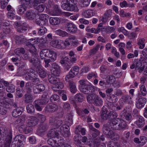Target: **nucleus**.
<instances>
[{"label": "nucleus", "mask_w": 147, "mask_h": 147, "mask_svg": "<svg viewBox=\"0 0 147 147\" xmlns=\"http://www.w3.org/2000/svg\"><path fill=\"white\" fill-rule=\"evenodd\" d=\"M122 101L125 103L131 104L132 103L131 97L128 95H125L123 96L121 98Z\"/></svg>", "instance_id": "33"}, {"label": "nucleus", "mask_w": 147, "mask_h": 147, "mask_svg": "<svg viewBox=\"0 0 147 147\" xmlns=\"http://www.w3.org/2000/svg\"><path fill=\"white\" fill-rule=\"evenodd\" d=\"M34 9L37 10L38 12H41L43 11L45 8V6L43 4H38L34 5Z\"/></svg>", "instance_id": "41"}, {"label": "nucleus", "mask_w": 147, "mask_h": 147, "mask_svg": "<svg viewBox=\"0 0 147 147\" xmlns=\"http://www.w3.org/2000/svg\"><path fill=\"white\" fill-rule=\"evenodd\" d=\"M24 111L23 107H18L13 110L12 113V115L13 117H17L22 114Z\"/></svg>", "instance_id": "19"}, {"label": "nucleus", "mask_w": 147, "mask_h": 147, "mask_svg": "<svg viewBox=\"0 0 147 147\" xmlns=\"http://www.w3.org/2000/svg\"><path fill=\"white\" fill-rule=\"evenodd\" d=\"M36 42L35 44H38V47L41 48H44L45 44L47 42V40L46 37H38L36 39Z\"/></svg>", "instance_id": "18"}, {"label": "nucleus", "mask_w": 147, "mask_h": 147, "mask_svg": "<svg viewBox=\"0 0 147 147\" xmlns=\"http://www.w3.org/2000/svg\"><path fill=\"white\" fill-rule=\"evenodd\" d=\"M62 140H60L58 143L56 140H53L51 138L48 139L47 142L48 144L53 147H59L60 146L61 142Z\"/></svg>", "instance_id": "23"}, {"label": "nucleus", "mask_w": 147, "mask_h": 147, "mask_svg": "<svg viewBox=\"0 0 147 147\" xmlns=\"http://www.w3.org/2000/svg\"><path fill=\"white\" fill-rule=\"evenodd\" d=\"M97 95L93 94H90L87 96V100L88 102L90 104H93L95 101Z\"/></svg>", "instance_id": "35"}, {"label": "nucleus", "mask_w": 147, "mask_h": 147, "mask_svg": "<svg viewBox=\"0 0 147 147\" xmlns=\"http://www.w3.org/2000/svg\"><path fill=\"white\" fill-rule=\"evenodd\" d=\"M55 33L57 35L61 37H66L68 36V34L67 32L60 29L55 31Z\"/></svg>", "instance_id": "38"}, {"label": "nucleus", "mask_w": 147, "mask_h": 147, "mask_svg": "<svg viewBox=\"0 0 147 147\" xmlns=\"http://www.w3.org/2000/svg\"><path fill=\"white\" fill-rule=\"evenodd\" d=\"M15 27L17 28V31L19 33L25 32L27 30V27L20 22H16L14 23Z\"/></svg>", "instance_id": "9"}, {"label": "nucleus", "mask_w": 147, "mask_h": 147, "mask_svg": "<svg viewBox=\"0 0 147 147\" xmlns=\"http://www.w3.org/2000/svg\"><path fill=\"white\" fill-rule=\"evenodd\" d=\"M45 87L42 84H39L34 86L33 92L34 94L39 93L45 90Z\"/></svg>", "instance_id": "17"}, {"label": "nucleus", "mask_w": 147, "mask_h": 147, "mask_svg": "<svg viewBox=\"0 0 147 147\" xmlns=\"http://www.w3.org/2000/svg\"><path fill=\"white\" fill-rule=\"evenodd\" d=\"M27 112L30 114H33L34 113L35 109L34 105L32 104H29L26 106Z\"/></svg>", "instance_id": "43"}, {"label": "nucleus", "mask_w": 147, "mask_h": 147, "mask_svg": "<svg viewBox=\"0 0 147 147\" xmlns=\"http://www.w3.org/2000/svg\"><path fill=\"white\" fill-rule=\"evenodd\" d=\"M66 27L67 30L71 33L76 32L77 31V28L76 26L71 23H68L66 24Z\"/></svg>", "instance_id": "24"}, {"label": "nucleus", "mask_w": 147, "mask_h": 147, "mask_svg": "<svg viewBox=\"0 0 147 147\" xmlns=\"http://www.w3.org/2000/svg\"><path fill=\"white\" fill-rule=\"evenodd\" d=\"M33 98L32 95L30 94H26L24 95V102L28 103L32 101Z\"/></svg>", "instance_id": "40"}, {"label": "nucleus", "mask_w": 147, "mask_h": 147, "mask_svg": "<svg viewBox=\"0 0 147 147\" xmlns=\"http://www.w3.org/2000/svg\"><path fill=\"white\" fill-rule=\"evenodd\" d=\"M94 13L92 10H88L85 11L83 13V15L85 18H90L94 16Z\"/></svg>", "instance_id": "39"}, {"label": "nucleus", "mask_w": 147, "mask_h": 147, "mask_svg": "<svg viewBox=\"0 0 147 147\" xmlns=\"http://www.w3.org/2000/svg\"><path fill=\"white\" fill-rule=\"evenodd\" d=\"M118 114L115 111H111L109 113V120L114 119L117 117Z\"/></svg>", "instance_id": "53"}, {"label": "nucleus", "mask_w": 147, "mask_h": 147, "mask_svg": "<svg viewBox=\"0 0 147 147\" xmlns=\"http://www.w3.org/2000/svg\"><path fill=\"white\" fill-rule=\"evenodd\" d=\"M50 55L49 58H51V60H52L51 62L54 61L56 59L57 57L56 53L51 50Z\"/></svg>", "instance_id": "62"}, {"label": "nucleus", "mask_w": 147, "mask_h": 147, "mask_svg": "<svg viewBox=\"0 0 147 147\" xmlns=\"http://www.w3.org/2000/svg\"><path fill=\"white\" fill-rule=\"evenodd\" d=\"M65 42H67V46L70 45L71 44L73 46L77 45L78 44V40L75 37L69 38L65 40Z\"/></svg>", "instance_id": "26"}, {"label": "nucleus", "mask_w": 147, "mask_h": 147, "mask_svg": "<svg viewBox=\"0 0 147 147\" xmlns=\"http://www.w3.org/2000/svg\"><path fill=\"white\" fill-rule=\"evenodd\" d=\"M33 86L30 82H28L25 84V89L27 94H31L33 90Z\"/></svg>", "instance_id": "25"}, {"label": "nucleus", "mask_w": 147, "mask_h": 147, "mask_svg": "<svg viewBox=\"0 0 147 147\" xmlns=\"http://www.w3.org/2000/svg\"><path fill=\"white\" fill-rule=\"evenodd\" d=\"M25 120V117L24 116H22L17 119L15 122V124L17 125H20L23 123Z\"/></svg>", "instance_id": "49"}, {"label": "nucleus", "mask_w": 147, "mask_h": 147, "mask_svg": "<svg viewBox=\"0 0 147 147\" xmlns=\"http://www.w3.org/2000/svg\"><path fill=\"white\" fill-rule=\"evenodd\" d=\"M121 123L118 124L117 119H114L109 123L111 128L113 130H120L127 127V125L125 122L123 120H121Z\"/></svg>", "instance_id": "3"}, {"label": "nucleus", "mask_w": 147, "mask_h": 147, "mask_svg": "<svg viewBox=\"0 0 147 147\" xmlns=\"http://www.w3.org/2000/svg\"><path fill=\"white\" fill-rule=\"evenodd\" d=\"M94 101V104L96 106H100L102 104L103 101L102 99L97 95Z\"/></svg>", "instance_id": "42"}, {"label": "nucleus", "mask_w": 147, "mask_h": 147, "mask_svg": "<svg viewBox=\"0 0 147 147\" xmlns=\"http://www.w3.org/2000/svg\"><path fill=\"white\" fill-rule=\"evenodd\" d=\"M49 129V125L46 123L40 124L37 130V134L39 136L42 137L45 135Z\"/></svg>", "instance_id": "6"}, {"label": "nucleus", "mask_w": 147, "mask_h": 147, "mask_svg": "<svg viewBox=\"0 0 147 147\" xmlns=\"http://www.w3.org/2000/svg\"><path fill=\"white\" fill-rule=\"evenodd\" d=\"M15 38L16 40V43H18V44H22L26 42H28V40H26V39L24 38L15 37Z\"/></svg>", "instance_id": "57"}, {"label": "nucleus", "mask_w": 147, "mask_h": 147, "mask_svg": "<svg viewBox=\"0 0 147 147\" xmlns=\"http://www.w3.org/2000/svg\"><path fill=\"white\" fill-rule=\"evenodd\" d=\"M40 77L42 78H45L47 76L46 71L43 69L39 67L37 70Z\"/></svg>", "instance_id": "37"}, {"label": "nucleus", "mask_w": 147, "mask_h": 147, "mask_svg": "<svg viewBox=\"0 0 147 147\" xmlns=\"http://www.w3.org/2000/svg\"><path fill=\"white\" fill-rule=\"evenodd\" d=\"M80 89L82 92L86 94H91L93 91H94L93 87L92 86L88 85H87Z\"/></svg>", "instance_id": "14"}, {"label": "nucleus", "mask_w": 147, "mask_h": 147, "mask_svg": "<svg viewBox=\"0 0 147 147\" xmlns=\"http://www.w3.org/2000/svg\"><path fill=\"white\" fill-rule=\"evenodd\" d=\"M58 109V107L57 105L50 104L46 106L45 109L46 111L53 112L57 111Z\"/></svg>", "instance_id": "16"}, {"label": "nucleus", "mask_w": 147, "mask_h": 147, "mask_svg": "<svg viewBox=\"0 0 147 147\" xmlns=\"http://www.w3.org/2000/svg\"><path fill=\"white\" fill-rule=\"evenodd\" d=\"M32 81H30L34 86V85H36L39 83L40 82V80L39 79L34 76L31 79Z\"/></svg>", "instance_id": "64"}, {"label": "nucleus", "mask_w": 147, "mask_h": 147, "mask_svg": "<svg viewBox=\"0 0 147 147\" xmlns=\"http://www.w3.org/2000/svg\"><path fill=\"white\" fill-rule=\"evenodd\" d=\"M65 42H67V46L70 45L71 44L73 46L77 45L78 44V40L75 37L69 38L65 40Z\"/></svg>", "instance_id": "27"}, {"label": "nucleus", "mask_w": 147, "mask_h": 147, "mask_svg": "<svg viewBox=\"0 0 147 147\" xmlns=\"http://www.w3.org/2000/svg\"><path fill=\"white\" fill-rule=\"evenodd\" d=\"M91 0H80V5L81 7H84L89 5Z\"/></svg>", "instance_id": "59"}, {"label": "nucleus", "mask_w": 147, "mask_h": 147, "mask_svg": "<svg viewBox=\"0 0 147 147\" xmlns=\"http://www.w3.org/2000/svg\"><path fill=\"white\" fill-rule=\"evenodd\" d=\"M56 76H54L52 75H49L48 79L49 82L54 85L63 84L61 81L60 79Z\"/></svg>", "instance_id": "11"}, {"label": "nucleus", "mask_w": 147, "mask_h": 147, "mask_svg": "<svg viewBox=\"0 0 147 147\" xmlns=\"http://www.w3.org/2000/svg\"><path fill=\"white\" fill-rule=\"evenodd\" d=\"M89 129L90 132L93 139L96 138L100 133V132L98 130L95 128L92 125L89 126Z\"/></svg>", "instance_id": "20"}, {"label": "nucleus", "mask_w": 147, "mask_h": 147, "mask_svg": "<svg viewBox=\"0 0 147 147\" xmlns=\"http://www.w3.org/2000/svg\"><path fill=\"white\" fill-rule=\"evenodd\" d=\"M81 136L79 134H76L74 136V139L75 142L78 143L80 144L81 143Z\"/></svg>", "instance_id": "63"}, {"label": "nucleus", "mask_w": 147, "mask_h": 147, "mask_svg": "<svg viewBox=\"0 0 147 147\" xmlns=\"http://www.w3.org/2000/svg\"><path fill=\"white\" fill-rule=\"evenodd\" d=\"M49 22L52 25H56L60 23V20L58 18L51 17L49 19Z\"/></svg>", "instance_id": "34"}, {"label": "nucleus", "mask_w": 147, "mask_h": 147, "mask_svg": "<svg viewBox=\"0 0 147 147\" xmlns=\"http://www.w3.org/2000/svg\"><path fill=\"white\" fill-rule=\"evenodd\" d=\"M34 40L32 39H28V43H27L25 46V49L27 51L30 52L32 55L37 54L35 46L33 44L30 43V42L35 43L36 41H34Z\"/></svg>", "instance_id": "4"}, {"label": "nucleus", "mask_w": 147, "mask_h": 147, "mask_svg": "<svg viewBox=\"0 0 147 147\" xmlns=\"http://www.w3.org/2000/svg\"><path fill=\"white\" fill-rule=\"evenodd\" d=\"M25 140V136L22 134L19 135L15 137L14 140L16 141H18V142L20 143H21Z\"/></svg>", "instance_id": "50"}, {"label": "nucleus", "mask_w": 147, "mask_h": 147, "mask_svg": "<svg viewBox=\"0 0 147 147\" xmlns=\"http://www.w3.org/2000/svg\"><path fill=\"white\" fill-rule=\"evenodd\" d=\"M145 39L144 38H140L138 40V45H139V48L143 49L145 46Z\"/></svg>", "instance_id": "60"}, {"label": "nucleus", "mask_w": 147, "mask_h": 147, "mask_svg": "<svg viewBox=\"0 0 147 147\" xmlns=\"http://www.w3.org/2000/svg\"><path fill=\"white\" fill-rule=\"evenodd\" d=\"M25 52L24 49L22 47L17 48L15 50V54L18 56L21 54H24Z\"/></svg>", "instance_id": "54"}, {"label": "nucleus", "mask_w": 147, "mask_h": 147, "mask_svg": "<svg viewBox=\"0 0 147 147\" xmlns=\"http://www.w3.org/2000/svg\"><path fill=\"white\" fill-rule=\"evenodd\" d=\"M69 85L71 92L73 93H75L77 90L75 83L71 81L69 82Z\"/></svg>", "instance_id": "48"}, {"label": "nucleus", "mask_w": 147, "mask_h": 147, "mask_svg": "<svg viewBox=\"0 0 147 147\" xmlns=\"http://www.w3.org/2000/svg\"><path fill=\"white\" fill-rule=\"evenodd\" d=\"M27 7L24 4H21L19 6L18 8V12L19 14H22L26 11Z\"/></svg>", "instance_id": "47"}, {"label": "nucleus", "mask_w": 147, "mask_h": 147, "mask_svg": "<svg viewBox=\"0 0 147 147\" xmlns=\"http://www.w3.org/2000/svg\"><path fill=\"white\" fill-rule=\"evenodd\" d=\"M120 145L117 142H114L113 141L109 142L108 145L107 147H120Z\"/></svg>", "instance_id": "56"}, {"label": "nucleus", "mask_w": 147, "mask_h": 147, "mask_svg": "<svg viewBox=\"0 0 147 147\" xmlns=\"http://www.w3.org/2000/svg\"><path fill=\"white\" fill-rule=\"evenodd\" d=\"M62 12L60 9L58 5H55L54 6V9L53 11V14L55 16L60 15L62 14Z\"/></svg>", "instance_id": "36"}, {"label": "nucleus", "mask_w": 147, "mask_h": 147, "mask_svg": "<svg viewBox=\"0 0 147 147\" xmlns=\"http://www.w3.org/2000/svg\"><path fill=\"white\" fill-rule=\"evenodd\" d=\"M49 97L48 93L46 92H44L42 95L40 99L36 100V102H39L42 105H46L49 101Z\"/></svg>", "instance_id": "10"}, {"label": "nucleus", "mask_w": 147, "mask_h": 147, "mask_svg": "<svg viewBox=\"0 0 147 147\" xmlns=\"http://www.w3.org/2000/svg\"><path fill=\"white\" fill-rule=\"evenodd\" d=\"M57 45L56 48L59 49H64L66 48L67 46V42H65V41L59 40L57 42Z\"/></svg>", "instance_id": "29"}, {"label": "nucleus", "mask_w": 147, "mask_h": 147, "mask_svg": "<svg viewBox=\"0 0 147 147\" xmlns=\"http://www.w3.org/2000/svg\"><path fill=\"white\" fill-rule=\"evenodd\" d=\"M102 132L108 138H112L114 135V132L111 130L107 125H104L102 128Z\"/></svg>", "instance_id": "8"}, {"label": "nucleus", "mask_w": 147, "mask_h": 147, "mask_svg": "<svg viewBox=\"0 0 147 147\" xmlns=\"http://www.w3.org/2000/svg\"><path fill=\"white\" fill-rule=\"evenodd\" d=\"M104 28H90L89 26H87L86 28V30L88 32H90L95 34H98L100 31L102 32L103 31Z\"/></svg>", "instance_id": "21"}, {"label": "nucleus", "mask_w": 147, "mask_h": 147, "mask_svg": "<svg viewBox=\"0 0 147 147\" xmlns=\"http://www.w3.org/2000/svg\"><path fill=\"white\" fill-rule=\"evenodd\" d=\"M107 98L108 101L111 103V105H113L112 103H115L117 101V97L114 94H108Z\"/></svg>", "instance_id": "30"}, {"label": "nucleus", "mask_w": 147, "mask_h": 147, "mask_svg": "<svg viewBox=\"0 0 147 147\" xmlns=\"http://www.w3.org/2000/svg\"><path fill=\"white\" fill-rule=\"evenodd\" d=\"M79 71V69L78 67L75 66L73 67L69 71V74L66 76L65 78L66 81L69 82L70 79L74 78L78 74Z\"/></svg>", "instance_id": "7"}, {"label": "nucleus", "mask_w": 147, "mask_h": 147, "mask_svg": "<svg viewBox=\"0 0 147 147\" xmlns=\"http://www.w3.org/2000/svg\"><path fill=\"white\" fill-rule=\"evenodd\" d=\"M39 20H36V24L40 26L47 25L48 24L49 16L45 14H41L39 17Z\"/></svg>", "instance_id": "5"}, {"label": "nucleus", "mask_w": 147, "mask_h": 147, "mask_svg": "<svg viewBox=\"0 0 147 147\" xmlns=\"http://www.w3.org/2000/svg\"><path fill=\"white\" fill-rule=\"evenodd\" d=\"M0 134L5 137L4 140V147H10L12 139V131L11 129L0 127Z\"/></svg>", "instance_id": "1"}, {"label": "nucleus", "mask_w": 147, "mask_h": 147, "mask_svg": "<svg viewBox=\"0 0 147 147\" xmlns=\"http://www.w3.org/2000/svg\"><path fill=\"white\" fill-rule=\"evenodd\" d=\"M138 98L136 102V106L138 109L142 107L146 102V99L145 98L140 96H138Z\"/></svg>", "instance_id": "12"}, {"label": "nucleus", "mask_w": 147, "mask_h": 147, "mask_svg": "<svg viewBox=\"0 0 147 147\" xmlns=\"http://www.w3.org/2000/svg\"><path fill=\"white\" fill-rule=\"evenodd\" d=\"M38 123V119L33 117L30 119L28 124L32 127L36 125Z\"/></svg>", "instance_id": "44"}, {"label": "nucleus", "mask_w": 147, "mask_h": 147, "mask_svg": "<svg viewBox=\"0 0 147 147\" xmlns=\"http://www.w3.org/2000/svg\"><path fill=\"white\" fill-rule=\"evenodd\" d=\"M54 86L52 88V89L54 91L57 92L60 89H62L64 87L63 84H58L54 85Z\"/></svg>", "instance_id": "52"}, {"label": "nucleus", "mask_w": 147, "mask_h": 147, "mask_svg": "<svg viewBox=\"0 0 147 147\" xmlns=\"http://www.w3.org/2000/svg\"><path fill=\"white\" fill-rule=\"evenodd\" d=\"M107 110L106 109H103L102 111V113L101 115V118L103 120H107L109 119V114H107Z\"/></svg>", "instance_id": "51"}, {"label": "nucleus", "mask_w": 147, "mask_h": 147, "mask_svg": "<svg viewBox=\"0 0 147 147\" xmlns=\"http://www.w3.org/2000/svg\"><path fill=\"white\" fill-rule=\"evenodd\" d=\"M115 78L113 76L109 75L106 78L107 82L109 84H113L115 81Z\"/></svg>", "instance_id": "58"}, {"label": "nucleus", "mask_w": 147, "mask_h": 147, "mask_svg": "<svg viewBox=\"0 0 147 147\" xmlns=\"http://www.w3.org/2000/svg\"><path fill=\"white\" fill-rule=\"evenodd\" d=\"M84 97L83 94H81L79 93L77 94L75 96V100L79 102H82L83 101Z\"/></svg>", "instance_id": "55"}, {"label": "nucleus", "mask_w": 147, "mask_h": 147, "mask_svg": "<svg viewBox=\"0 0 147 147\" xmlns=\"http://www.w3.org/2000/svg\"><path fill=\"white\" fill-rule=\"evenodd\" d=\"M40 55L42 59H45V58H49L48 49H42L40 53Z\"/></svg>", "instance_id": "32"}, {"label": "nucleus", "mask_w": 147, "mask_h": 147, "mask_svg": "<svg viewBox=\"0 0 147 147\" xmlns=\"http://www.w3.org/2000/svg\"><path fill=\"white\" fill-rule=\"evenodd\" d=\"M145 124V121L144 118L141 116H140L138 120L136 121V124L139 127H143Z\"/></svg>", "instance_id": "45"}, {"label": "nucleus", "mask_w": 147, "mask_h": 147, "mask_svg": "<svg viewBox=\"0 0 147 147\" xmlns=\"http://www.w3.org/2000/svg\"><path fill=\"white\" fill-rule=\"evenodd\" d=\"M77 2V0H63L61 7L65 10L77 11L78 10L76 6Z\"/></svg>", "instance_id": "2"}, {"label": "nucleus", "mask_w": 147, "mask_h": 147, "mask_svg": "<svg viewBox=\"0 0 147 147\" xmlns=\"http://www.w3.org/2000/svg\"><path fill=\"white\" fill-rule=\"evenodd\" d=\"M38 57L37 54H35L32 55L31 58L29 60L30 63H32L35 67H38L40 65V63L39 59Z\"/></svg>", "instance_id": "13"}, {"label": "nucleus", "mask_w": 147, "mask_h": 147, "mask_svg": "<svg viewBox=\"0 0 147 147\" xmlns=\"http://www.w3.org/2000/svg\"><path fill=\"white\" fill-rule=\"evenodd\" d=\"M22 67H20L18 69V71L17 74L18 76H22L25 75H26L28 71L26 69H22Z\"/></svg>", "instance_id": "46"}, {"label": "nucleus", "mask_w": 147, "mask_h": 147, "mask_svg": "<svg viewBox=\"0 0 147 147\" xmlns=\"http://www.w3.org/2000/svg\"><path fill=\"white\" fill-rule=\"evenodd\" d=\"M26 16L29 20H33L35 18L36 14L33 11L29 10L27 11L26 13Z\"/></svg>", "instance_id": "31"}, {"label": "nucleus", "mask_w": 147, "mask_h": 147, "mask_svg": "<svg viewBox=\"0 0 147 147\" xmlns=\"http://www.w3.org/2000/svg\"><path fill=\"white\" fill-rule=\"evenodd\" d=\"M6 90L9 92L13 93L15 91V86L12 84H10L6 88Z\"/></svg>", "instance_id": "61"}, {"label": "nucleus", "mask_w": 147, "mask_h": 147, "mask_svg": "<svg viewBox=\"0 0 147 147\" xmlns=\"http://www.w3.org/2000/svg\"><path fill=\"white\" fill-rule=\"evenodd\" d=\"M73 113L71 111L67 114L65 119L66 124L68 126L71 125L73 123Z\"/></svg>", "instance_id": "28"}, {"label": "nucleus", "mask_w": 147, "mask_h": 147, "mask_svg": "<svg viewBox=\"0 0 147 147\" xmlns=\"http://www.w3.org/2000/svg\"><path fill=\"white\" fill-rule=\"evenodd\" d=\"M53 74L54 76H58L60 74L61 69L59 66L55 63L52 64Z\"/></svg>", "instance_id": "15"}, {"label": "nucleus", "mask_w": 147, "mask_h": 147, "mask_svg": "<svg viewBox=\"0 0 147 147\" xmlns=\"http://www.w3.org/2000/svg\"><path fill=\"white\" fill-rule=\"evenodd\" d=\"M112 13V10L111 9L107 10L102 17L101 19L102 21L104 23H106L108 19L111 16Z\"/></svg>", "instance_id": "22"}]
</instances>
